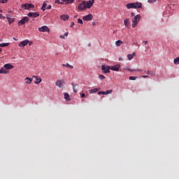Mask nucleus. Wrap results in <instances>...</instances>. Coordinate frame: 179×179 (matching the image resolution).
<instances>
[{"label":"nucleus","mask_w":179,"mask_h":179,"mask_svg":"<svg viewBox=\"0 0 179 179\" xmlns=\"http://www.w3.org/2000/svg\"><path fill=\"white\" fill-rule=\"evenodd\" d=\"M139 20H141V15H137L136 16H134V17H133L132 20V27L134 28L136 27V26H137L138 22H139Z\"/></svg>","instance_id":"1"},{"label":"nucleus","mask_w":179,"mask_h":179,"mask_svg":"<svg viewBox=\"0 0 179 179\" xmlns=\"http://www.w3.org/2000/svg\"><path fill=\"white\" fill-rule=\"evenodd\" d=\"M94 1V0H89L88 1H82L80 4H84V6H87L88 9L91 8L93 6Z\"/></svg>","instance_id":"2"},{"label":"nucleus","mask_w":179,"mask_h":179,"mask_svg":"<svg viewBox=\"0 0 179 179\" xmlns=\"http://www.w3.org/2000/svg\"><path fill=\"white\" fill-rule=\"evenodd\" d=\"M21 8L24 10H29V8H34V5L31 3H24L21 5Z\"/></svg>","instance_id":"3"},{"label":"nucleus","mask_w":179,"mask_h":179,"mask_svg":"<svg viewBox=\"0 0 179 179\" xmlns=\"http://www.w3.org/2000/svg\"><path fill=\"white\" fill-rule=\"evenodd\" d=\"M28 21H29V18H28V17H24L22 18V20L18 22V26L25 24L26 23L28 22Z\"/></svg>","instance_id":"4"},{"label":"nucleus","mask_w":179,"mask_h":179,"mask_svg":"<svg viewBox=\"0 0 179 179\" xmlns=\"http://www.w3.org/2000/svg\"><path fill=\"white\" fill-rule=\"evenodd\" d=\"M27 16L31 18H36L39 17V13H38L37 12H34V13L29 12V13H28Z\"/></svg>","instance_id":"5"},{"label":"nucleus","mask_w":179,"mask_h":179,"mask_svg":"<svg viewBox=\"0 0 179 179\" xmlns=\"http://www.w3.org/2000/svg\"><path fill=\"white\" fill-rule=\"evenodd\" d=\"M101 69L102 70V71H103L104 73H109L110 71L109 70V66H105V65H102L101 66Z\"/></svg>","instance_id":"6"},{"label":"nucleus","mask_w":179,"mask_h":179,"mask_svg":"<svg viewBox=\"0 0 179 179\" xmlns=\"http://www.w3.org/2000/svg\"><path fill=\"white\" fill-rule=\"evenodd\" d=\"M38 31L49 33L50 29L47 26H43V27L38 28Z\"/></svg>","instance_id":"7"},{"label":"nucleus","mask_w":179,"mask_h":179,"mask_svg":"<svg viewBox=\"0 0 179 179\" xmlns=\"http://www.w3.org/2000/svg\"><path fill=\"white\" fill-rule=\"evenodd\" d=\"M83 21H92L93 20V15L92 14H88V15H85L83 18Z\"/></svg>","instance_id":"8"},{"label":"nucleus","mask_w":179,"mask_h":179,"mask_svg":"<svg viewBox=\"0 0 179 179\" xmlns=\"http://www.w3.org/2000/svg\"><path fill=\"white\" fill-rule=\"evenodd\" d=\"M119 69H120V64H116L115 66H109V69L113 71H118Z\"/></svg>","instance_id":"9"},{"label":"nucleus","mask_w":179,"mask_h":179,"mask_svg":"<svg viewBox=\"0 0 179 179\" xmlns=\"http://www.w3.org/2000/svg\"><path fill=\"white\" fill-rule=\"evenodd\" d=\"M113 92L112 90H107L106 92H97V94L99 95H108L110 94Z\"/></svg>","instance_id":"10"},{"label":"nucleus","mask_w":179,"mask_h":179,"mask_svg":"<svg viewBox=\"0 0 179 179\" xmlns=\"http://www.w3.org/2000/svg\"><path fill=\"white\" fill-rule=\"evenodd\" d=\"M28 43H29V41L28 40L22 41V42L18 43V47H21V48L25 47L27 45Z\"/></svg>","instance_id":"11"},{"label":"nucleus","mask_w":179,"mask_h":179,"mask_svg":"<svg viewBox=\"0 0 179 179\" xmlns=\"http://www.w3.org/2000/svg\"><path fill=\"white\" fill-rule=\"evenodd\" d=\"M87 8H88V7H87L85 3H80V5H78V10H85Z\"/></svg>","instance_id":"12"},{"label":"nucleus","mask_w":179,"mask_h":179,"mask_svg":"<svg viewBox=\"0 0 179 179\" xmlns=\"http://www.w3.org/2000/svg\"><path fill=\"white\" fill-rule=\"evenodd\" d=\"M3 67L6 70H11V69H14V66L11 65L10 64H4Z\"/></svg>","instance_id":"13"},{"label":"nucleus","mask_w":179,"mask_h":179,"mask_svg":"<svg viewBox=\"0 0 179 179\" xmlns=\"http://www.w3.org/2000/svg\"><path fill=\"white\" fill-rule=\"evenodd\" d=\"M126 8H127V9L137 8L136 7H135L134 3H129L126 4Z\"/></svg>","instance_id":"14"},{"label":"nucleus","mask_w":179,"mask_h":179,"mask_svg":"<svg viewBox=\"0 0 179 179\" xmlns=\"http://www.w3.org/2000/svg\"><path fill=\"white\" fill-rule=\"evenodd\" d=\"M55 85L58 86L59 88H63V84L60 80H58L57 82H55Z\"/></svg>","instance_id":"15"},{"label":"nucleus","mask_w":179,"mask_h":179,"mask_svg":"<svg viewBox=\"0 0 179 179\" xmlns=\"http://www.w3.org/2000/svg\"><path fill=\"white\" fill-rule=\"evenodd\" d=\"M71 85L73 90V93H77V90H78V85H75L72 83Z\"/></svg>","instance_id":"16"},{"label":"nucleus","mask_w":179,"mask_h":179,"mask_svg":"<svg viewBox=\"0 0 179 179\" xmlns=\"http://www.w3.org/2000/svg\"><path fill=\"white\" fill-rule=\"evenodd\" d=\"M34 78L36 80L34 81L35 85H39L40 83H41L42 80L40 78H38L36 76H34Z\"/></svg>","instance_id":"17"},{"label":"nucleus","mask_w":179,"mask_h":179,"mask_svg":"<svg viewBox=\"0 0 179 179\" xmlns=\"http://www.w3.org/2000/svg\"><path fill=\"white\" fill-rule=\"evenodd\" d=\"M31 81H33V79L31 78H26L24 79V82L27 84V85H30L31 83Z\"/></svg>","instance_id":"18"},{"label":"nucleus","mask_w":179,"mask_h":179,"mask_svg":"<svg viewBox=\"0 0 179 179\" xmlns=\"http://www.w3.org/2000/svg\"><path fill=\"white\" fill-rule=\"evenodd\" d=\"M124 27L129 28V19H124Z\"/></svg>","instance_id":"19"},{"label":"nucleus","mask_w":179,"mask_h":179,"mask_svg":"<svg viewBox=\"0 0 179 179\" xmlns=\"http://www.w3.org/2000/svg\"><path fill=\"white\" fill-rule=\"evenodd\" d=\"M99 90H100V89L94 88V89L89 90V93L90 94H92L93 93H96Z\"/></svg>","instance_id":"20"},{"label":"nucleus","mask_w":179,"mask_h":179,"mask_svg":"<svg viewBox=\"0 0 179 179\" xmlns=\"http://www.w3.org/2000/svg\"><path fill=\"white\" fill-rule=\"evenodd\" d=\"M64 98L65 100H66L67 101H71L70 95H69L68 93L64 94Z\"/></svg>","instance_id":"21"},{"label":"nucleus","mask_w":179,"mask_h":179,"mask_svg":"<svg viewBox=\"0 0 179 179\" xmlns=\"http://www.w3.org/2000/svg\"><path fill=\"white\" fill-rule=\"evenodd\" d=\"M60 19L63 21H66L69 20V15H62L60 16Z\"/></svg>","instance_id":"22"},{"label":"nucleus","mask_w":179,"mask_h":179,"mask_svg":"<svg viewBox=\"0 0 179 179\" xmlns=\"http://www.w3.org/2000/svg\"><path fill=\"white\" fill-rule=\"evenodd\" d=\"M134 6L136 8H142V3H140V2L134 3Z\"/></svg>","instance_id":"23"},{"label":"nucleus","mask_w":179,"mask_h":179,"mask_svg":"<svg viewBox=\"0 0 179 179\" xmlns=\"http://www.w3.org/2000/svg\"><path fill=\"white\" fill-rule=\"evenodd\" d=\"M136 56V53H132V55H128L127 58L129 59V61H131V59H134V57Z\"/></svg>","instance_id":"24"},{"label":"nucleus","mask_w":179,"mask_h":179,"mask_svg":"<svg viewBox=\"0 0 179 179\" xmlns=\"http://www.w3.org/2000/svg\"><path fill=\"white\" fill-rule=\"evenodd\" d=\"M0 73L1 74H7L8 73V71H6L5 69H0Z\"/></svg>","instance_id":"25"},{"label":"nucleus","mask_w":179,"mask_h":179,"mask_svg":"<svg viewBox=\"0 0 179 179\" xmlns=\"http://www.w3.org/2000/svg\"><path fill=\"white\" fill-rule=\"evenodd\" d=\"M64 67H66V68H69L70 69H73V66H71L70 64H69V63H66V64H63Z\"/></svg>","instance_id":"26"},{"label":"nucleus","mask_w":179,"mask_h":179,"mask_svg":"<svg viewBox=\"0 0 179 179\" xmlns=\"http://www.w3.org/2000/svg\"><path fill=\"white\" fill-rule=\"evenodd\" d=\"M55 3H59V4L64 5V0H55Z\"/></svg>","instance_id":"27"},{"label":"nucleus","mask_w":179,"mask_h":179,"mask_svg":"<svg viewBox=\"0 0 179 179\" xmlns=\"http://www.w3.org/2000/svg\"><path fill=\"white\" fill-rule=\"evenodd\" d=\"M9 45V43H0V48L8 47Z\"/></svg>","instance_id":"28"},{"label":"nucleus","mask_w":179,"mask_h":179,"mask_svg":"<svg viewBox=\"0 0 179 179\" xmlns=\"http://www.w3.org/2000/svg\"><path fill=\"white\" fill-rule=\"evenodd\" d=\"M144 72H145V73L149 75V76H154V72L152 71L149 70L148 71H145Z\"/></svg>","instance_id":"29"},{"label":"nucleus","mask_w":179,"mask_h":179,"mask_svg":"<svg viewBox=\"0 0 179 179\" xmlns=\"http://www.w3.org/2000/svg\"><path fill=\"white\" fill-rule=\"evenodd\" d=\"M46 6H47L46 2H43V6H41V10L45 11V8H46Z\"/></svg>","instance_id":"30"},{"label":"nucleus","mask_w":179,"mask_h":179,"mask_svg":"<svg viewBox=\"0 0 179 179\" xmlns=\"http://www.w3.org/2000/svg\"><path fill=\"white\" fill-rule=\"evenodd\" d=\"M121 44H122V41H121L120 40L116 41L115 42L116 46L120 47Z\"/></svg>","instance_id":"31"},{"label":"nucleus","mask_w":179,"mask_h":179,"mask_svg":"<svg viewBox=\"0 0 179 179\" xmlns=\"http://www.w3.org/2000/svg\"><path fill=\"white\" fill-rule=\"evenodd\" d=\"M174 64L178 65L179 64V57H176L174 59Z\"/></svg>","instance_id":"32"},{"label":"nucleus","mask_w":179,"mask_h":179,"mask_svg":"<svg viewBox=\"0 0 179 179\" xmlns=\"http://www.w3.org/2000/svg\"><path fill=\"white\" fill-rule=\"evenodd\" d=\"M8 22H9V24H11L14 22V20L8 17Z\"/></svg>","instance_id":"33"},{"label":"nucleus","mask_w":179,"mask_h":179,"mask_svg":"<svg viewBox=\"0 0 179 179\" xmlns=\"http://www.w3.org/2000/svg\"><path fill=\"white\" fill-rule=\"evenodd\" d=\"M136 77L134 76H129V80H136Z\"/></svg>","instance_id":"34"},{"label":"nucleus","mask_w":179,"mask_h":179,"mask_svg":"<svg viewBox=\"0 0 179 179\" xmlns=\"http://www.w3.org/2000/svg\"><path fill=\"white\" fill-rule=\"evenodd\" d=\"M78 23L80 24H83V21L81 19L78 20Z\"/></svg>","instance_id":"35"},{"label":"nucleus","mask_w":179,"mask_h":179,"mask_svg":"<svg viewBox=\"0 0 179 179\" xmlns=\"http://www.w3.org/2000/svg\"><path fill=\"white\" fill-rule=\"evenodd\" d=\"M8 2V0H0V3H6Z\"/></svg>","instance_id":"36"},{"label":"nucleus","mask_w":179,"mask_h":179,"mask_svg":"<svg viewBox=\"0 0 179 179\" xmlns=\"http://www.w3.org/2000/svg\"><path fill=\"white\" fill-rule=\"evenodd\" d=\"M127 71H129L130 72H136V70L133 69H127Z\"/></svg>","instance_id":"37"},{"label":"nucleus","mask_w":179,"mask_h":179,"mask_svg":"<svg viewBox=\"0 0 179 179\" xmlns=\"http://www.w3.org/2000/svg\"><path fill=\"white\" fill-rule=\"evenodd\" d=\"M148 2L150 3H153L154 2H156V0H148Z\"/></svg>","instance_id":"38"},{"label":"nucleus","mask_w":179,"mask_h":179,"mask_svg":"<svg viewBox=\"0 0 179 179\" xmlns=\"http://www.w3.org/2000/svg\"><path fill=\"white\" fill-rule=\"evenodd\" d=\"M69 0H64L63 3L64 4H69Z\"/></svg>","instance_id":"39"},{"label":"nucleus","mask_w":179,"mask_h":179,"mask_svg":"<svg viewBox=\"0 0 179 179\" xmlns=\"http://www.w3.org/2000/svg\"><path fill=\"white\" fill-rule=\"evenodd\" d=\"M99 77L100 79H101V80H103V79L106 78V77H105L104 76H102V75H100Z\"/></svg>","instance_id":"40"},{"label":"nucleus","mask_w":179,"mask_h":179,"mask_svg":"<svg viewBox=\"0 0 179 179\" xmlns=\"http://www.w3.org/2000/svg\"><path fill=\"white\" fill-rule=\"evenodd\" d=\"M0 19L4 20V19H6V17H5V16H3L2 14H1V15H0Z\"/></svg>","instance_id":"41"},{"label":"nucleus","mask_w":179,"mask_h":179,"mask_svg":"<svg viewBox=\"0 0 179 179\" xmlns=\"http://www.w3.org/2000/svg\"><path fill=\"white\" fill-rule=\"evenodd\" d=\"M143 78H149V76H141Z\"/></svg>","instance_id":"42"},{"label":"nucleus","mask_w":179,"mask_h":179,"mask_svg":"<svg viewBox=\"0 0 179 179\" xmlns=\"http://www.w3.org/2000/svg\"><path fill=\"white\" fill-rule=\"evenodd\" d=\"M85 93H83L81 95H80V98H85Z\"/></svg>","instance_id":"43"},{"label":"nucleus","mask_w":179,"mask_h":179,"mask_svg":"<svg viewBox=\"0 0 179 179\" xmlns=\"http://www.w3.org/2000/svg\"><path fill=\"white\" fill-rule=\"evenodd\" d=\"M51 8H52L51 6H48L45 7V9H48V10H50V9H51Z\"/></svg>","instance_id":"44"},{"label":"nucleus","mask_w":179,"mask_h":179,"mask_svg":"<svg viewBox=\"0 0 179 179\" xmlns=\"http://www.w3.org/2000/svg\"><path fill=\"white\" fill-rule=\"evenodd\" d=\"M74 25H75V23L72 22L70 24V27H73Z\"/></svg>","instance_id":"45"},{"label":"nucleus","mask_w":179,"mask_h":179,"mask_svg":"<svg viewBox=\"0 0 179 179\" xmlns=\"http://www.w3.org/2000/svg\"><path fill=\"white\" fill-rule=\"evenodd\" d=\"M66 36H63V35H62V36H59V38H62V39H64Z\"/></svg>","instance_id":"46"},{"label":"nucleus","mask_w":179,"mask_h":179,"mask_svg":"<svg viewBox=\"0 0 179 179\" xmlns=\"http://www.w3.org/2000/svg\"><path fill=\"white\" fill-rule=\"evenodd\" d=\"M131 17H134V12H131Z\"/></svg>","instance_id":"47"},{"label":"nucleus","mask_w":179,"mask_h":179,"mask_svg":"<svg viewBox=\"0 0 179 179\" xmlns=\"http://www.w3.org/2000/svg\"><path fill=\"white\" fill-rule=\"evenodd\" d=\"M68 34H69V33L66 32V33L64 34V35H62V36H68Z\"/></svg>","instance_id":"48"},{"label":"nucleus","mask_w":179,"mask_h":179,"mask_svg":"<svg viewBox=\"0 0 179 179\" xmlns=\"http://www.w3.org/2000/svg\"><path fill=\"white\" fill-rule=\"evenodd\" d=\"M73 3V0H69V3Z\"/></svg>","instance_id":"49"},{"label":"nucleus","mask_w":179,"mask_h":179,"mask_svg":"<svg viewBox=\"0 0 179 179\" xmlns=\"http://www.w3.org/2000/svg\"><path fill=\"white\" fill-rule=\"evenodd\" d=\"M136 71H138V72H141V71H142V70L141 69H137V70H135Z\"/></svg>","instance_id":"50"},{"label":"nucleus","mask_w":179,"mask_h":179,"mask_svg":"<svg viewBox=\"0 0 179 179\" xmlns=\"http://www.w3.org/2000/svg\"><path fill=\"white\" fill-rule=\"evenodd\" d=\"M6 19L10 18V15H6Z\"/></svg>","instance_id":"51"},{"label":"nucleus","mask_w":179,"mask_h":179,"mask_svg":"<svg viewBox=\"0 0 179 179\" xmlns=\"http://www.w3.org/2000/svg\"><path fill=\"white\" fill-rule=\"evenodd\" d=\"M143 43H144L145 45L148 44V41H143Z\"/></svg>","instance_id":"52"},{"label":"nucleus","mask_w":179,"mask_h":179,"mask_svg":"<svg viewBox=\"0 0 179 179\" xmlns=\"http://www.w3.org/2000/svg\"><path fill=\"white\" fill-rule=\"evenodd\" d=\"M92 26H95V22H92Z\"/></svg>","instance_id":"53"},{"label":"nucleus","mask_w":179,"mask_h":179,"mask_svg":"<svg viewBox=\"0 0 179 179\" xmlns=\"http://www.w3.org/2000/svg\"><path fill=\"white\" fill-rule=\"evenodd\" d=\"M2 52V48H0V52Z\"/></svg>","instance_id":"54"},{"label":"nucleus","mask_w":179,"mask_h":179,"mask_svg":"<svg viewBox=\"0 0 179 179\" xmlns=\"http://www.w3.org/2000/svg\"><path fill=\"white\" fill-rule=\"evenodd\" d=\"M31 44H32V43L31 42V43H29V45H31Z\"/></svg>","instance_id":"55"},{"label":"nucleus","mask_w":179,"mask_h":179,"mask_svg":"<svg viewBox=\"0 0 179 179\" xmlns=\"http://www.w3.org/2000/svg\"><path fill=\"white\" fill-rule=\"evenodd\" d=\"M0 13H2V10L1 9H0Z\"/></svg>","instance_id":"56"},{"label":"nucleus","mask_w":179,"mask_h":179,"mask_svg":"<svg viewBox=\"0 0 179 179\" xmlns=\"http://www.w3.org/2000/svg\"><path fill=\"white\" fill-rule=\"evenodd\" d=\"M119 60H120V61H121V60H122V59H121L120 57H119Z\"/></svg>","instance_id":"57"},{"label":"nucleus","mask_w":179,"mask_h":179,"mask_svg":"<svg viewBox=\"0 0 179 179\" xmlns=\"http://www.w3.org/2000/svg\"><path fill=\"white\" fill-rule=\"evenodd\" d=\"M15 41H17L16 38H14Z\"/></svg>","instance_id":"58"},{"label":"nucleus","mask_w":179,"mask_h":179,"mask_svg":"<svg viewBox=\"0 0 179 179\" xmlns=\"http://www.w3.org/2000/svg\"><path fill=\"white\" fill-rule=\"evenodd\" d=\"M178 73H179V70H178Z\"/></svg>","instance_id":"59"}]
</instances>
